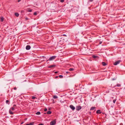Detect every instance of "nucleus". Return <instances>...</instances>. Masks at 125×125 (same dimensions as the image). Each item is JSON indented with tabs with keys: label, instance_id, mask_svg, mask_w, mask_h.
<instances>
[{
	"label": "nucleus",
	"instance_id": "nucleus-26",
	"mask_svg": "<svg viewBox=\"0 0 125 125\" xmlns=\"http://www.w3.org/2000/svg\"><path fill=\"white\" fill-rule=\"evenodd\" d=\"M37 14V12H34L33 14L34 15H36Z\"/></svg>",
	"mask_w": 125,
	"mask_h": 125
},
{
	"label": "nucleus",
	"instance_id": "nucleus-21",
	"mask_svg": "<svg viewBox=\"0 0 125 125\" xmlns=\"http://www.w3.org/2000/svg\"><path fill=\"white\" fill-rule=\"evenodd\" d=\"M11 110L13 111H14L15 110V108L14 107H12L11 108Z\"/></svg>",
	"mask_w": 125,
	"mask_h": 125
},
{
	"label": "nucleus",
	"instance_id": "nucleus-10",
	"mask_svg": "<svg viewBox=\"0 0 125 125\" xmlns=\"http://www.w3.org/2000/svg\"><path fill=\"white\" fill-rule=\"evenodd\" d=\"M34 124V122H32L29 124H27L26 125H33Z\"/></svg>",
	"mask_w": 125,
	"mask_h": 125
},
{
	"label": "nucleus",
	"instance_id": "nucleus-36",
	"mask_svg": "<svg viewBox=\"0 0 125 125\" xmlns=\"http://www.w3.org/2000/svg\"><path fill=\"white\" fill-rule=\"evenodd\" d=\"M63 36H67L65 34H63Z\"/></svg>",
	"mask_w": 125,
	"mask_h": 125
},
{
	"label": "nucleus",
	"instance_id": "nucleus-5",
	"mask_svg": "<svg viewBox=\"0 0 125 125\" xmlns=\"http://www.w3.org/2000/svg\"><path fill=\"white\" fill-rule=\"evenodd\" d=\"M56 124V122L55 121L53 120L50 123V125H54Z\"/></svg>",
	"mask_w": 125,
	"mask_h": 125
},
{
	"label": "nucleus",
	"instance_id": "nucleus-3",
	"mask_svg": "<svg viewBox=\"0 0 125 125\" xmlns=\"http://www.w3.org/2000/svg\"><path fill=\"white\" fill-rule=\"evenodd\" d=\"M121 61L120 60H119L117 61L116 62H115L114 63V65H116L117 64H119Z\"/></svg>",
	"mask_w": 125,
	"mask_h": 125
},
{
	"label": "nucleus",
	"instance_id": "nucleus-16",
	"mask_svg": "<svg viewBox=\"0 0 125 125\" xmlns=\"http://www.w3.org/2000/svg\"><path fill=\"white\" fill-rule=\"evenodd\" d=\"M121 84L119 83L117 84H116V86L118 87H120L121 86Z\"/></svg>",
	"mask_w": 125,
	"mask_h": 125
},
{
	"label": "nucleus",
	"instance_id": "nucleus-40",
	"mask_svg": "<svg viewBox=\"0 0 125 125\" xmlns=\"http://www.w3.org/2000/svg\"><path fill=\"white\" fill-rule=\"evenodd\" d=\"M56 77V78H57L58 77V76H57Z\"/></svg>",
	"mask_w": 125,
	"mask_h": 125
},
{
	"label": "nucleus",
	"instance_id": "nucleus-25",
	"mask_svg": "<svg viewBox=\"0 0 125 125\" xmlns=\"http://www.w3.org/2000/svg\"><path fill=\"white\" fill-rule=\"evenodd\" d=\"M9 101L8 100H6V103L7 104H8V103H9Z\"/></svg>",
	"mask_w": 125,
	"mask_h": 125
},
{
	"label": "nucleus",
	"instance_id": "nucleus-30",
	"mask_svg": "<svg viewBox=\"0 0 125 125\" xmlns=\"http://www.w3.org/2000/svg\"><path fill=\"white\" fill-rule=\"evenodd\" d=\"M47 108H45V109H44V111H47Z\"/></svg>",
	"mask_w": 125,
	"mask_h": 125
},
{
	"label": "nucleus",
	"instance_id": "nucleus-18",
	"mask_svg": "<svg viewBox=\"0 0 125 125\" xmlns=\"http://www.w3.org/2000/svg\"><path fill=\"white\" fill-rule=\"evenodd\" d=\"M53 98L54 99H57L58 98V97L56 95H55L53 96Z\"/></svg>",
	"mask_w": 125,
	"mask_h": 125
},
{
	"label": "nucleus",
	"instance_id": "nucleus-15",
	"mask_svg": "<svg viewBox=\"0 0 125 125\" xmlns=\"http://www.w3.org/2000/svg\"><path fill=\"white\" fill-rule=\"evenodd\" d=\"M51 112L50 111H48L47 112V114H51Z\"/></svg>",
	"mask_w": 125,
	"mask_h": 125
},
{
	"label": "nucleus",
	"instance_id": "nucleus-14",
	"mask_svg": "<svg viewBox=\"0 0 125 125\" xmlns=\"http://www.w3.org/2000/svg\"><path fill=\"white\" fill-rule=\"evenodd\" d=\"M15 15L16 17H18L19 15V14L18 13H15Z\"/></svg>",
	"mask_w": 125,
	"mask_h": 125
},
{
	"label": "nucleus",
	"instance_id": "nucleus-8",
	"mask_svg": "<svg viewBox=\"0 0 125 125\" xmlns=\"http://www.w3.org/2000/svg\"><path fill=\"white\" fill-rule=\"evenodd\" d=\"M56 66V65H50L49 66H48V67L49 68H51L53 67H54Z\"/></svg>",
	"mask_w": 125,
	"mask_h": 125
},
{
	"label": "nucleus",
	"instance_id": "nucleus-20",
	"mask_svg": "<svg viewBox=\"0 0 125 125\" xmlns=\"http://www.w3.org/2000/svg\"><path fill=\"white\" fill-rule=\"evenodd\" d=\"M92 57L94 58H96L97 57V56H96L93 55L92 56Z\"/></svg>",
	"mask_w": 125,
	"mask_h": 125
},
{
	"label": "nucleus",
	"instance_id": "nucleus-22",
	"mask_svg": "<svg viewBox=\"0 0 125 125\" xmlns=\"http://www.w3.org/2000/svg\"><path fill=\"white\" fill-rule=\"evenodd\" d=\"M59 76L60 78H62L63 77V76L61 75H59Z\"/></svg>",
	"mask_w": 125,
	"mask_h": 125
},
{
	"label": "nucleus",
	"instance_id": "nucleus-23",
	"mask_svg": "<svg viewBox=\"0 0 125 125\" xmlns=\"http://www.w3.org/2000/svg\"><path fill=\"white\" fill-rule=\"evenodd\" d=\"M36 98V97L35 96H32V98L33 99H35Z\"/></svg>",
	"mask_w": 125,
	"mask_h": 125
},
{
	"label": "nucleus",
	"instance_id": "nucleus-19",
	"mask_svg": "<svg viewBox=\"0 0 125 125\" xmlns=\"http://www.w3.org/2000/svg\"><path fill=\"white\" fill-rule=\"evenodd\" d=\"M40 113H40V112H38L36 113V115H39L40 114Z\"/></svg>",
	"mask_w": 125,
	"mask_h": 125
},
{
	"label": "nucleus",
	"instance_id": "nucleus-9",
	"mask_svg": "<svg viewBox=\"0 0 125 125\" xmlns=\"http://www.w3.org/2000/svg\"><path fill=\"white\" fill-rule=\"evenodd\" d=\"M96 108L94 107H91V108H90V110H96L95 109Z\"/></svg>",
	"mask_w": 125,
	"mask_h": 125
},
{
	"label": "nucleus",
	"instance_id": "nucleus-27",
	"mask_svg": "<svg viewBox=\"0 0 125 125\" xmlns=\"http://www.w3.org/2000/svg\"><path fill=\"white\" fill-rule=\"evenodd\" d=\"M64 0H60V1L61 2H64Z\"/></svg>",
	"mask_w": 125,
	"mask_h": 125
},
{
	"label": "nucleus",
	"instance_id": "nucleus-7",
	"mask_svg": "<svg viewBox=\"0 0 125 125\" xmlns=\"http://www.w3.org/2000/svg\"><path fill=\"white\" fill-rule=\"evenodd\" d=\"M102 112H101L100 110H97L96 112V113L97 114H100Z\"/></svg>",
	"mask_w": 125,
	"mask_h": 125
},
{
	"label": "nucleus",
	"instance_id": "nucleus-6",
	"mask_svg": "<svg viewBox=\"0 0 125 125\" xmlns=\"http://www.w3.org/2000/svg\"><path fill=\"white\" fill-rule=\"evenodd\" d=\"M31 48L30 46L29 45H27L26 47V49L27 50H29Z\"/></svg>",
	"mask_w": 125,
	"mask_h": 125
},
{
	"label": "nucleus",
	"instance_id": "nucleus-34",
	"mask_svg": "<svg viewBox=\"0 0 125 125\" xmlns=\"http://www.w3.org/2000/svg\"><path fill=\"white\" fill-rule=\"evenodd\" d=\"M17 88L16 87H15L14 88V90H17Z\"/></svg>",
	"mask_w": 125,
	"mask_h": 125
},
{
	"label": "nucleus",
	"instance_id": "nucleus-38",
	"mask_svg": "<svg viewBox=\"0 0 125 125\" xmlns=\"http://www.w3.org/2000/svg\"><path fill=\"white\" fill-rule=\"evenodd\" d=\"M93 0H89L90 1H93Z\"/></svg>",
	"mask_w": 125,
	"mask_h": 125
},
{
	"label": "nucleus",
	"instance_id": "nucleus-31",
	"mask_svg": "<svg viewBox=\"0 0 125 125\" xmlns=\"http://www.w3.org/2000/svg\"><path fill=\"white\" fill-rule=\"evenodd\" d=\"M38 125H44V124H40Z\"/></svg>",
	"mask_w": 125,
	"mask_h": 125
},
{
	"label": "nucleus",
	"instance_id": "nucleus-29",
	"mask_svg": "<svg viewBox=\"0 0 125 125\" xmlns=\"http://www.w3.org/2000/svg\"><path fill=\"white\" fill-rule=\"evenodd\" d=\"M28 20V19L27 17H26L25 19V20L26 21H27Z\"/></svg>",
	"mask_w": 125,
	"mask_h": 125
},
{
	"label": "nucleus",
	"instance_id": "nucleus-24",
	"mask_svg": "<svg viewBox=\"0 0 125 125\" xmlns=\"http://www.w3.org/2000/svg\"><path fill=\"white\" fill-rule=\"evenodd\" d=\"M116 100L115 99L113 100V102L114 103H115Z\"/></svg>",
	"mask_w": 125,
	"mask_h": 125
},
{
	"label": "nucleus",
	"instance_id": "nucleus-28",
	"mask_svg": "<svg viewBox=\"0 0 125 125\" xmlns=\"http://www.w3.org/2000/svg\"><path fill=\"white\" fill-rule=\"evenodd\" d=\"M32 11V10H28V11L30 12Z\"/></svg>",
	"mask_w": 125,
	"mask_h": 125
},
{
	"label": "nucleus",
	"instance_id": "nucleus-1",
	"mask_svg": "<svg viewBox=\"0 0 125 125\" xmlns=\"http://www.w3.org/2000/svg\"><path fill=\"white\" fill-rule=\"evenodd\" d=\"M56 56H51V57H50V58L47 61H51L53 60L56 58Z\"/></svg>",
	"mask_w": 125,
	"mask_h": 125
},
{
	"label": "nucleus",
	"instance_id": "nucleus-41",
	"mask_svg": "<svg viewBox=\"0 0 125 125\" xmlns=\"http://www.w3.org/2000/svg\"><path fill=\"white\" fill-rule=\"evenodd\" d=\"M48 110H50V108H49L48 109Z\"/></svg>",
	"mask_w": 125,
	"mask_h": 125
},
{
	"label": "nucleus",
	"instance_id": "nucleus-11",
	"mask_svg": "<svg viewBox=\"0 0 125 125\" xmlns=\"http://www.w3.org/2000/svg\"><path fill=\"white\" fill-rule=\"evenodd\" d=\"M102 64L103 66H105L107 65V64L104 62H102Z\"/></svg>",
	"mask_w": 125,
	"mask_h": 125
},
{
	"label": "nucleus",
	"instance_id": "nucleus-35",
	"mask_svg": "<svg viewBox=\"0 0 125 125\" xmlns=\"http://www.w3.org/2000/svg\"><path fill=\"white\" fill-rule=\"evenodd\" d=\"M16 106V105H14L12 107H14V108H15V107Z\"/></svg>",
	"mask_w": 125,
	"mask_h": 125
},
{
	"label": "nucleus",
	"instance_id": "nucleus-37",
	"mask_svg": "<svg viewBox=\"0 0 125 125\" xmlns=\"http://www.w3.org/2000/svg\"><path fill=\"white\" fill-rule=\"evenodd\" d=\"M21 0H18V2H20L21 1Z\"/></svg>",
	"mask_w": 125,
	"mask_h": 125
},
{
	"label": "nucleus",
	"instance_id": "nucleus-39",
	"mask_svg": "<svg viewBox=\"0 0 125 125\" xmlns=\"http://www.w3.org/2000/svg\"><path fill=\"white\" fill-rule=\"evenodd\" d=\"M57 73V72H55V73Z\"/></svg>",
	"mask_w": 125,
	"mask_h": 125
},
{
	"label": "nucleus",
	"instance_id": "nucleus-2",
	"mask_svg": "<svg viewBox=\"0 0 125 125\" xmlns=\"http://www.w3.org/2000/svg\"><path fill=\"white\" fill-rule=\"evenodd\" d=\"M82 108V107L81 106L78 105L76 107V110L77 111H79Z\"/></svg>",
	"mask_w": 125,
	"mask_h": 125
},
{
	"label": "nucleus",
	"instance_id": "nucleus-32",
	"mask_svg": "<svg viewBox=\"0 0 125 125\" xmlns=\"http://www.w3.org/2000/svg\"><path fill=\"white\" fill-rule=\"evenodd\" d=\"M102 41H100V42H99V44H101V43H102Z\"/></svg>",
	"mask_w": 125,
	"mask_h": 125
},
{
	"label": "nucleus",
	"instance_id": "nucleus-13",
	"mask_svg": "<svg viewBox=\"0 0 125 125\" xmlns=\"http://www.w3.org/2000/svg\"><path fill=\"white\" fill-rule=\"evenodd\" d=\"M4 18L3 17H1L0 18V21L1 22H3L4 20Z\"/></svg>",
	"mask_w": 125,
	"mask_h": 125
},
{
	"label": "nucleus",
	"instance_id": "nucleus-12",
	"mask_svg": "<svg viewBox=\"0 0 125 125\" xmlns=\"http://www.w3.org/2000/svg\"><path fill=\"white\" fill-rule=\"evenodd\" d=\"M9 113L10 115L13 114V113L10 110H9Z\"/></svg>",
	"mask_w": 125,
	"mask_h": 125
},
{
	"label": "nucleus",
	"instance_id": "nucleus-4",
	"mask_svg": "<svg viewBox=\"0 0 125 125\" xmlns=\"http://www.w3.org/2000/svg\"><path fill=\"white\" fill-rule=\"evenodd\" d=\"M69 107L73 111L75 109V107L72 104L70 105Z\"/></svg>",
	"mask_w": 125,
	"mask_h": 125
},
{
	"label": "nucleus",
	"instance_id": "nucleus-33",
	"mask_svg": "<svg viewBox=\"0 0 125 125\" xmlns=\"http://www.w3.org/2000/svg\"><path fill=\"white\" fill-rule=\"evenodd\" d=\"M66 73L67 74H68L69 73H70L69 72H66Z\"/></svg>",
	"mask_w": 125,
	"mask_h": 125
},
{
	"label": "nucleus",
	"instance_id": "nucleus-17",
	"mask_svg": "<svg viewBox=\"0 0 125 125\" xmlns=\"http://www.w3.org/2000/svg\"><path fill=\"white\" fill-rule=\"evenodd\" d=\"M70 71H73L74 70V69L73 68H70L69 69Z\"/></svg>",
	"mask_w": 125,
	"mask_h": 125
}]
</instances>
